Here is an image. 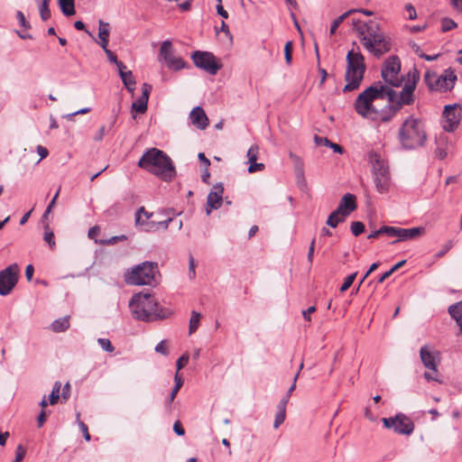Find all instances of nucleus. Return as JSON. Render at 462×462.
Returning <instances> with one entry per match:
<instances>
[{"mask_svg":"<svg viewBox=\"0 0 462 462\" xmlns=\"http://www.w3.org/2000/svg\"><path fill=\"white\" fill-rule=\"evenodd\" d=\"M356 196L351 193H346L340 199L337 209L334 211L347 217L356 209Z\"/></svg>","mask_w":462,"mask_h":462,"instance_id":"18","label":"nucleus"},{"mask_svg":"<svg viewBox=\"0 0 462 462\" xmlns=\"http://www.w3.org/2000/svg\"><path fill=\"white\" fill-rule=\"evenodd\" d=\"M109 34H110V25L108 23L104 22L102 20L98 23V38H99V45L105 51L107 55V58H116V56L107 49L108 42H109Z\"/></svg>","mask_w":462,"mask_h":462,"instance_id":"19","label":"nucleus"},{"mask_svg":"<svg viewBox=\"0 0 462 462\" xmlns=\"http://www.w3.org/2000/svg\"><path fill=\"white\" fill-rule=\"evenodd\" d=\"M286 418V401H280L277 404V411L273 422V428L278 429L285 420Z\"/></svg>","mask_w":462,"mask_h":462,"instance_id":"26","label":"nucleus"},{"mask_svg":"<svg viewBox=\"0 0 462 462\" xmlns=\"http://www.w3.org/2000/svg\"><path fill=\"white\" fill-rule=\"evenodd\" d=\"M51 329L55 333L64 332L69 328V317L65 316L60 319H55L51 324Z\"/></svg>","mask_w":462,"mask_h":462,"instance_id":"27","label":"nucleus"},{"mask_svg":"<svg viewBox=\"0 0 462 462\" xmlns=\"http://www.w3.org/2000/svg\"><path fill=\"white\" fill-rule=\"evenodd\" d=\"M405 10L408 13V19L414 20L417 17V13L414 6L411 4H407L405 5Z\"/></svg>","mask_w":462,"mask_h":462,"instance_id":"62","label":"nucleus"},{"mask_svg":"<svg viewBox=\"0 0 462 462\" xmlns=\"http://www.w3.org/2000/svg\"><path fill=\"white\" fill-rule=\"evenodd\" d=\"M347 66L346 69L345 80L346 81L343 91H352L358 88L365 71L364 60H346Z\"/></svg>","mask_w":462,"mask_h":462,"instance_id":"7","label":"nucleus"},{"mask_svg":"<svg viewBox=\"0 0 462 462\" xmlns=\"http://www.w3.org/2000/svg\"><path fill=\"white\" fill-rule=\"evenodd\" d=\"M397 226H383L380 227L381 235H385L389 237H395Z\"/></svg>","mask_w":462,"mask_h":462,"instance_id":"49","label":"nucleus"},{"mask_svg":"<svg viewBox=\"0 0 462 462\" xmlns=\"http://www.w3.org/2000/svg\"><path fill=\"white\" fill-rule=\"evenodd\" d=\"M155 351L163 356L169 355V351L165 346V340H162L160 343L157 344V346H155Z\"/></svg>","mask_w":462,"mask_h":462,"instance_id":"63","label":"nucleus"},{"mask_svg":"<svg viewBox=\"0 0 462 462\" xmlns=\"http://www.w3.org/2000/svg\"><path fill=\"white\" fill-rule=\"evenodd\" d=\"M60 189H59L57 190V192L55 193L54 197L52 198L51 201L50 202V204L48 205L45 212L43 213L42 215V218H46L47 216L49 215V213L51 212V208L54 207L55 205V202H56V199H58L59 197V194H60Z\"/></svg>","mask_w":462,"mask_h":462,"instance_id":"60","label":"nucleus"},{"mask_svg":"<svg viewBox=\"0 0 462 462\" xmlns=\"http://www.w3.org/2000/svg\"><path fill=\"white\" fill-rule=\"evenodd\" d=\"M372 103L377 99L386 98L392 101L394 95L393 88L383 85L381 81H376L362 92Z\"/></svg>","mask_w":462,"mask_h":462,"instance_id":"13","label":"nucleus"},{"mask_svg":"<svg viewBox=\"0 0 462 462\" xmlns=\"http://www.w3.org/2000/svg\"><path fill=\"white\" fill-rule=\"evenodd\" d=\"M420 356L423 365L434 372H437V364L433 353H431L426 346L420 350Z\"/></svg>","mask_w":462,"mask_h":462,"instance_id":"24","label":"nucleus"},{"mask_svg":"<svg viewBox=\"0 0 462 462\" xmlns=\"http://www.w3.org/2000/svg\"><path fill=\"white\" fill-rule=\"evenodd\" d=\"M259 147L257 145H252L247 151L248 162H256L258 157Z\"/></svg>","mask_w":462,"mask_h":462,"instance_id":"47","label":"nucleus"},{"mask_svg":"<svg viewBox=\"0 0 462 462\" xmlns=\"http://www.w3.org/2000/svg\"><path fill=\"white\" fill-rule=\"evenodd\" d=\"M157 306L158 302L154 297L148 293H136L129 301L134 319L145 322L164 318L163 315L157 312Z\"/></svg>","mask_w":462,"mask_h":462,"instance_id":"4","label":"nucleus"},{"mask_svg":"<svg viewBox=\"0 0 462 462\" xmlns=\"http://www.w3.org/2000/svg\"><path fill=\"white\" fill-rule=\"evenodd\" d=\"M350 229L355 236H358L365 231V225L361 221H354L351 223Z\"/></svg>","mask_w":462,"mask_h":462,"instance_id":"42","label":"nucleus"},{"mask_svg":"<svg viewBox=\"0 0 462 462\" xmlns=\"http://www.w3.org/2000/svg\"><path fill=\"white\" fill-rule=\"evenodd\" d=\"M97 343L100 347L107 353H112L115 350V347L112 346L111 341L108 338H98Z\"/></svg>","mask_w":462,"mask_h":462,"instance_id":"45","label":"nucleus"},{"mask_svg":"<svg viewBox=\"0 0 462 462\" xmlns=\"http://www.w3.org/2000/svg\"><path fill=\"white\" fill-rule=\"evenodd\" d=\"M59 5L62 14L66 16L75 14V1L74 0H59Z\"/></svg>","mask_w":462,"mask_h":462,"instance_id":"30","label":"nucleus"},{"mask_svg":"<svg viewBox=\"0 0 462 462\" xmlns=\"http://www.w3.org/2000/svg\"><path fill=\"white\" fill-rule=\"evenodd\" d=\"M448 313L457 321L462 332V300L448 307Z\"/></svg>","mask_w":462,"mask_h":462,"instance_id":"29","label":"nucleus"},{"mask_svg":"<svg viewBox=\"0 0 462 462\" xmlns=\"http://www.w3.org/2000/svg\"><path fill=\"white\" fill-rule=\"evenodd\" d=\"M382 422L387 429L401 435H411L414 430V422L405 414L399 412L393 417L383 418Z\"/></svg>","mask_w":462,"mask_h":462,"instance_id":"8","label":"nucleus"},{"mask_svg":"<svg viewBox=\"0 0 462 462\" xmlns=\"http://www.w3.org/2000/svg\"><path fill=\"white\" fill-rule=\"evenodd\" d=\"M163 66L169 69L178 71L186 66L184 60H162Z\"/></svg>","mask_w":462,"mask_h":462,"instance_id":"33","label":"nucleus"},{"mask_svg":"<svg viewBox=\"0 0 462 462\" xmlns=\"http://www.w3.org/2000/svg\"><path fill=\"white\" fill-rule=\"evenodd\" d=\"M299 376V373L296 374L293 379V383L291 385V387L288 389L286 394L281 399V401H286V404L288 403L290 397L291 395V393L294 391L296 387V380Z\"/></svg>","mask_w":462,"mask_h":462,"instance_id":"56","label":"nucleus"},{"mask_svg":"<svg viewBox=\"0 0 462 462\" xmlns=\"http://www.w3.org/2000/svg\"><path fill=\"white\" fill-rule=\"evenodd\" d=\"M189 118L192 125H194L198 129L204 130L208 125V118L203 108L200 106H196L191 110Z\"/></svg>","mask_w":462,"mask_h":462,"instance_id":"22","label":"nucleus"},{"mask_svg":"<svg viewBox=\"0 0 462 462\" xmlns=\"http://www.w3.org/2000/svg\"><path fill=\"white\" fill-rule=\"evenodd\" d=\"M408 80L405 82L402 91L398 94V99L406 106H410L414 102V90L420 79V73L417 69L409 71Z\"/></svg>","mask_w":462,"mask_h":462,"instance_id":"12","label":"nucleus"},{"mask_svg":"<svg viewBox=\"0 0 462 462\" xmlns=\"http://www.w3.org/2000/svg\"><path fill=\"white\" fill-rule=\"evenodd\" d=\"M174 383H175V385H174L173 389L171 390L169 400H168L169 409H171V402L174 401L178 392L183 385V379L179 375L178 373H176V374L174 376Z\"/></svg>","mask_w":462,"mask_h":462,"instance_id":"31","label":"nucleus"},{"mask_svg":"<svg viewBox=\"0 0 462 462\" xmlns=\"http://www.w3.org/2000/svg\"><path fill=\"white\" fill-rule=\"evenodd\" d=\"M156 223V221L143 222L136 226L144 232H155L158 230Z\"/></svg>","mask_w":462,"mask_h":462,"instance_id":"43","label":"nucleus"},{"mask_svg":"<svg viewBox=\"0 0 462 462\" xmlns=\"http://www.w3.org/2000/svg\"><path fill=\"white\" fill-rule=\"evenodd\" d=\"M411 49L413 50V51L415 52L416 55L419 56V58H439V54H432V55H428V54H425L420 48V46L416 43H413L411 45Z\"/></svg>","mask_w":462,"mask_h":462,"instance_id":"50","label":"nucleus"},{"mask_svg":"<svg viewBox=\"0 0 462 462\" xmlns=\"http://www.w3.org/2000/svg\"><path fill=\"white\" fill-rule=\"evenodd\" d=\"M401 68L400 60H385L381 69V76L384 82L389 84L391 88L402 86L404 77L400 75Z\"/></svg>","mask_w":462,"mask_h":462,"instance_id":"9","label":"nucleus"},{"mask_svg":"<svg viewBox=\"0 0 462 462\" xmlns=\"http://www.w3.org/2000/svg\"><path fill=\"white\" fill-rule=\"evenodd\" d=\"M324 145L330 147L335 152L342 154L344 152V149L341 145L332 143L328 139H324Z\"/></svg>","mask_w":462,"mask_h":462,"instance_id":"53","label":"nucleus"},{"mask_svg":"<svg viewBox=\"0 0 462 462\" xmlns=\"http://www.w3.org/2000/svg\"><path fill=\"white\" fill-rule=\"evenodd\" d=\"M111 62L115 63L117 67L119 76H121V73H125L127 71H131L127 69V67L122 62L121 60H109Z\"/></svg>","mask_w":462,"mask_h":462,"instance_id":"59","label":"nucleus"},{"mask_svg":"<svg viewBox=\"0 0 462 462\" xmlns=\"http://www.w3.org/2000/svg\"><path fill=\"white\" fill-rule=\"evenodd\" d=\"M354 107L359 116L367 119H371L373 114L376 113V107L362 92L357 96Z\"/></svg>","mask_w":462,"mask_h":462,"instance_id":"15","label":"nucleus"},{"mask_svg":"<svg viewBox=\"0 0 462 462\" xmlns=\"http://www.w3.org/2000/svg\"><path fill=\"white\" fill-rule=\"evenodd\" d=\"M353 13H356V10H348L335 19L330 27V34H334L337 27Z\"/></svg>","mask_w":462,"mask_h":462,"instance_id":"35","label":"nucleus"},{"mask_svg":"<svg viewBox=\"0 0 462 462\" xmlns=\"http://www.w3.org/2000/svg\"><path fill=\"white\" fill-rule=\"evenodd\" d=\"M289 157L293 162L296 183L300 189H303L307 185L304 175V162L300 156L291 152L289 153Z\"/></svg>","mask_w":462,"mask_h":462,"instance_id":"16","label":"nucleus"},{"mask_svg":"<svg viewBox=\"0 0 462 462\" xmlns=\"http://www.w3.org/2000/svg\"><path fill=\"white\" fill-rule=\"evenodd\" d=\"M457 78L454 70L450 68L445 69L441 74L427 71L424 75V81L430 90L448 92L451 91L456 84Z\"/></svg>","mask_w":462,"mask_h":462,"instance_id":"6","label":"nucleus"},{"mask_svg":"<svg viewBox=\"0 0 462 462\" xmlns=\"http://www.w3.org/2000/svg\"><path fill=\"white\" fill-rule=\"evenodd\" d=\"M51 0H42L39 6L40 16L42 21H47L51 17L49 4Z\"/></svg>","mask_w":462,"mask_h":462,"instance_id":"37","label":"nucleus"},{"mask_svg":"<svg viewBox=\"0 0 462 462\" xmlns=\"http://www.w3.org/2000/svg\"><path fill=\"white\" fill-rule=\"evenodd\" d=\"M157 273V263L143 262L132 269L126 282L133 285H152L156 282L155 275Z\"/></svg>","mask_w":462,"mask_h":462,"instance_id":"5","label":"nucleus"},{"mask_svg":"<svg viewBox=\"0 0 462 462\" xmlns=\"http://www.w3.org/2000/svg\"><path fill=\"white\" fill-rule=\"evenodd\" d=\"M196 261L192 254L189 256V277L193 280L196 277Z\"/></svg>","mask_w":462,"mask_h":462,"instance_id":"51","label":"nucleus"},{"mask_svg":"<svg viewBox=\"0 0 462 462\" xmlns=\"http://www.w3.org/2000/svg\"><path fill=\"white\" fill-rule=\"evenodd\" d=\"M374 181L376 189L380 193H384L388 190L390 185V173L389 168L379 158H376L373 164Z\"/></svg>","mask_w":462,"mask_h":462,"instance_id":"11","label":"nucleus"},{"mask_svg":"<svg viewBox=\"0 0 462 462\" xmlns=\"http://www.w3.org/2000/svg\"><path fill=\"white\" fill-rule=\"evenodd\" d=\"M143 216L149 220L152 217V213L146 211L143 207L138 208L135 212V226H140L143 223Z\"/></svg>","mask_w":462,"mask_h":462,"instance_id":"40","label":"nucleus"},{"mask_svg":"<svg viewBox=\"0 0 462 462\" xmlns=\"http://www.w3.org/2000/svg\"><path fill=\"white\" fill-rule=\"evenodd\" d=\"M43 240L50 245L51 249L55 247L54 233L49 225H46L44 227Z\"/></svg>","mask_w":462,"mask_h":462,"instance_id":"39","label":"nucleus"},{"mask_svg":"<svg viewBox=\"0 0 462 462\" xmlns=\"http://www.w3.org/2000/svg\"><path fill=\"white\" fill-rule=\"evenodd\" d=\"M394 116H395V115L393 114V112L391 111V108L388 107V104H387L382 109L376 108V113L373 114L371 120H373V121L380 120L383 123H388Z\"/></svg>","mask_w":462,"mask_h":462,"instance_id":"25","label":"nucleus"},{"mask_svg":"<svg viewBox=\"0 0 462 462\" xmlns=\"http://www.w3.org/2000/svg\"><path fill=\"white\" fill-rule=\"evenodd\" d=\"M264 169V164L260 162L257 163L256 162L249 163L248 171L250 173H254L259 171H263Z\"/></svg>","mask_w":462,"mask_h":462,"instance_id":"61","label":"nucleus"},{"mask_svg":"<svg viewBox=\"0 0 462 462\" xmlns=\"http://www.w3.org/2000/svg\"><path fill=\"white\" fill-rule=\"evenodd\" d=\"M397 140L402 150L412 151L423 147L427 134L422 121L413 116H408L398 130Z\"/></svg>","mask_w":462,"mask_h":462,"instance_id":"3","label":"nucleus"},{"mask_svg":"<svg viewBox=\"0 0 462 462\" xmlns=\"http://www.w3.org/2000/svg\"><path fill=\"white\" fill-rule=\"evenodd\" d=\"M16 18L20 23V25L24 29V30H29L31 28V24L30 23L26 20L23 13L22 11H17L16 12Z\"/></svg>","mask_w":462,"mask_h":462,"instance_id":"48","label":"nucleus"},{"mask_svg":"<svg viewBox=\"0 0 462 462\" xmlns=\"http://www.w3.org/2000/svg\"><path fill=\"white\" fill-rule=\"evenodd\" d=\"M189 356L188 354H183L176 362L177 372L181 370L189 362Z\"/></svg>","mask_w":462,"mask_h":462,"instance_id":"54","label":"nucleus"},{"mask_svg":"<svg viewBox=\"0 0 462 462\" xmlns=\"http://www.w3.org/2000/svg\"><path fill=\"white\" fill-rule=\"evenodd\" d=\"M172 56V44L169 40L164 41L162 43L160 49V58H171Z\"/></svg>","mask_w":462,"mask_h":462,"instance_id":"36","label":"nucleus"},{"mask_svg":"<svg viewBox=\"0 0 462 462\" xmlns=\"http://www.w3.org/2000/svg\"><path fill=\"white\" fill-rule=\"evenodd\" d=\"M352 23L361 36L364 47L370 54L379 57L391 51L392 40L381 31L378 23L372 20L363 22L352 19Z\"/></svg>","mask_w":462,"mask_h":462,"instance_id":"1","label":"nucleus"},{"mask_svg":"<svg viewBox=\"0 0 462 462\" xmlns=\"http://www.w3.org/2000/svg\"><path fill=\"white\" fill-rule=\"evenodd\" d=\"M425 232V228L422 226H416L411 228H402L398 227L396 229V236L397 239L393 241L392 244H396L398 242L402 241H408L412 240L420 236H421Z\"/></svg>","mask_w":462,"mask_h":462,"instance_id":"20","label":"nucleus"},{"mask_svg":"<svg viewBox=\"0 0 462 462\" xmlns=\"http://www.w3.org/2000/svg\"><path fill=\"white\" fill-rule=\"evenodd\" d=\"M49 415V412H47L45 410H42L38 418H37V422H38V427L41 428L42 427V425L44 424V422L46 421V419H47V416Z\"/></svg>","mask_w":462,"mask_h":462,"instance_id":"64","label":"nucleus"},{"mask_svg":"<svg viewBox=\"0 0 462 462\" xmlns=\"http://www.w3.org/2000/svg\"><path fill=\"white\" fill-rule=\"evenodd\" d=\"M189 58H215L211 52L195 51L190 53Z\"/></svg>","mask_w":462,"mask_h":462,"instance_id":"58","label":"nucleus"},{"mask_svg":"<svg viewBox=\"0 0 462 462\" xmlns=\"http://www.w3.org/2000/svg\"><path fill=\"white\" fill-rule=\"evenodd\" d=\"M221 60H193L196 67L202 69L210 75H216L222 68Z\"/></svg>","mask_w":462,"mask_h":462,"instance_id":"23","label":"nucleus"},{"mask_svg":"<svg viewBox=\"0 0 462 462\" xmlns=\"http://www.w3.org/2000/svg\"><path fill=\"white\" fill-rule=\"evenodd\" d=\"M152 89V85L143 83L142 86V95L136 101L132 103V111L136 113L144 114L147 111L148 100L150 93Z\"/></svg>","mask_w":462,"mask_h":462,"instance_id":"17","label":"nucleus"},{"mask_svg":"<svg viewBox=\"0 0 462 462\" xmlns=\"http://www.w3.org/2000/svg\"><path fill=\"white\" fill-rule=\"evenodd\" d=\"M461 106L458 104L447 105L444 106L443 117L445 119L443 129L446 132H453L458 126L461 120Z\"/></svg>","mask_w":462,"mask_h":462,"instance_id":"14","label":"nucleus"},{"mask_svg":"<svg viewBox=\"0 0 462 462\" xmlns=\"http://www.w3.org/2000/svg\"><path fill=\"white\" fill-rule=\"evenodd\" d=\"M392 101H388V107L391 108V111L396 116V114L401 110V108L405 106L402 103L397 97V92L394 90V95L392 98Z\"/></svg>","mask_w":462,"mask_h":462,"instance_id":"38","label":"nucleus"},{"mask_svg":"<svg viewBox=\"0 0 462 462\" xmlns=\"http://www.w3.org/2000/svg\"><path fill=\"white\" fill-rule=\"evenodd\" d=\"M25 453L26 451L23 447L21 444L18 445L15 450V458L14 462H21L23 459Z\"/></svg>","mask_w":462,"mask_h":462,"instance_id":"57","label":"nucleus"},{"mask_svg":"<svg viewBox=\"0 0 462 462\" xmlns=\"http://www.w3.org/2000/svg\"><path fill=\"white\" fill-rule=\"evenodd\" d=\"M126 239H127V236L125 235L114 236H111L108 239H102V240H100L99 244L100 245H115V244L118 243V242L125 241Z\"/></svg>","mask_w":462,"mask_h":462,"instance_id":"41","label":"nucleus"},{"mask_svg":"<svg viewBox=\"0 0 462 462\" xmlns=\"http://www.w3.org/2000/svg\"><path fill=\"white\" fill-rule=\"evenodd\" d=\"M224 186L221 182L216 183L208 194V207L218 209L223 201Z\"/></svg>","mask_w":462,"mask_h":462,"instance_id":"21","label":"nucleus"},{"mask_svg":"<svg viewBox=\"0 0 462 462\" xmlns=\"http://www.w3.org/2000/svg\"><path fill=\"white\" fill-rule=\"evenodd\" d=\"M200 317H201L200 313H199L195 310L191 311V317H190L189 325V335L193 334L198 329L199 323H200Z\"/></svg>","mask_w":462,"mask_h":462,"instance_id":"34","label":"nucleus"},{"mask_svg":"<svg viewBox=\"0 0 462 462\" xmlns=\"http://www.w3.org/2000/svg\"><path fill=\"white\" fill-rule=\"evenodd\" d=\"M457 27V23L450 18L445 17L441 20V29L443 32L450 31Z\"/></svg>","mask_w":462,"mask_h":462,"instance_id":"46","label":"nucleus"},{"mask_svg":"<svg viewBox=\"0 0 462 462\" xmlns=\"http://www.w3.org/2000/svg\"><path fill=\"white\" fill-rule=\"evenodd\" d=\"M356 275H357V273L355 272V273L349 274L348 276H346L345 281H344V282H343V284L341 285L339 291L341 292H344V291H347L351 287V285L353 284Z\"/></svg>","mask_w":462,"mask_h":462,"instance_id":"44","label":"nucleus"},{"mask_svg":"<svg viewBox=\"0 0 462 462\" xmlns=\"http://www.w3.org/2000/svg\"><path fill=\"white\" fill-rule=\"evenodd\" d=\"M454 245L452 240H448L442 247V249L436 254V257L439 258L444 256Z\"/></svg>","mask_w":462,"mask_h":462,"instance_id":"55","label":"nucleus"},{"mask_svg":"<svg viewBox=\"0 0 462 462\" xmlns=\"http://www.w3.org/2000/svg\"><path fill=\"white\" fill-rule=\"evenodd\" d=\"M380 263L377 262V263H374L370 265L369 269L367 270V272L364 274V276L362 277V279L360 280L359 283H358V286L356 288V291L359 290L360 286L362 285V283L365 282V280L370 275V273H372L373 272H374L378 267H379Z\"/></svg>","mask_w":462,"mask_h":462,"instance_id":"52","label":"nucleus"},{"mask_svg":"<svg viewBox=\"0 0 462 462\" xmlns=\"http://www.w3.org/2000/svg\"><path fill=\"white\" fill-rule=\"evenodd\" d=\"M19 266L13 263L0 271V295L6 296L12 292L18 282Z\"/></svg>","mask_w":462,"mask_h":462,"instance_id":"10","label":"nucleus"},{"mask_svg":"<svg viewBox=\"0 0 462 462\" xmlns=\"http://www.w3.org/2000/svg\"><path fill=\"white\" fill-rule=\"evenodd\" d=\"M346 217L345 216H342L341 214H338L335 211H333L328 217L327 221H326V224L332 227V228H335L338 226V224L344 222L346 220Z\"/></svg>","mask_w":462,"mask_h":462,"instance_id":"32","label":"nucleus"},{"mask_svg":"<svg viewBox=\"0 0 462 462\" xmlns=\"http://www.w3.org/2000/svg\"><path fill=\"white\" fill-rule=\"evenodd\" d=\"M137 165L164 181H171L176 176L171 159L167 153L157 148L148 149L143 154Z\"/></svg>","mask_w":462,"mask_h":462,"instance_id":"2","label":"nucleus"},{"mask_svg":"<svg viewBox=\"0 0 462 462\" xmlns=\"http://www.w3.org/2000/svg\"><path fill=\"white\" fill-rule=\"evenodd\" d=\"M120 79L129 93L132 95L134 93L136 81L132 71L121 73Z\"/></svg>","mask_w":462,"mask_h":462,"instance_id":"28","label":"nucleus"}]
</instances>
